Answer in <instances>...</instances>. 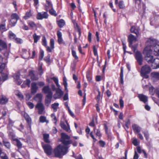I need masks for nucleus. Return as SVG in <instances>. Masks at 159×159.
<instances>
[{
    "label": "nucleus",
    "mask_w": 159,
    "mask_h": 159,
    "mask_svg": "<svg viewBox=\"0 0 159 159\" xmlns=\"http://www.w3.org/2000/svg\"><path fill=\"white\" fill-rule=\"evenodd\" d=\"M48 15L47 12H43L42 13L39 12L37 16V19L38 20H42L43 19H47Z\"/></svg>",
    "instance_id": "10"
},
{
    "label": "nucleus",
    "mask_w": 159,
    "mask_h": 159,
    "mask_svg": "<svg viewBox=\"0 0 159 159\" xmlns=\"http://www.w3.org/2000/svg\"><path fill=\"white\" fill-rule=\"evenodd\" d=\"M42 43L43 45L45 46H46L47 45L46 40V38L44 37L43 38L42 40Z\"/></svg>",
    "instance_id": "58"
},
{
    "label": "nucleus",
    "mask_w": 159,
    "mask_h": 159,
    "mask_svg": "<svg viewBox=\"0 0 159 159\" xmlns=\"http://www.w3.org/2000/svg\"><path fill=\"white\" fill-rule=\"evenodd\" d=\"M138 97L140 100L145 103L148 102V97L143 94H139L138 95Z\"/></svg>",
    "instance_id": "18"
},
{
    "label": "nucleus",
    "mask_w": 159,
    "mask_h": 159,
    "mask_svg": "<svg viewBox=\"0 0 159 159\" xmlns=\"http://www.w3.org/2000/svg\"><path fill=\"white\" fill-rule=\"evenodd\" d=\"M119 103L120 108H123L124 106V101L121 99L119 100Z\"/></svg>",
    "instance_id": "59"
},
{
    "label": "nucleus",
    "mask_w": 159,
    "mask_h": 159,
    "mask_svg": "<svg viewBox=\"0 0 159 159\" xmlns=\"http://www.w3.org/2000/svg\"><path fill=\"white\" fill-rule=\"evenodd\" d=\"M119 6L120 8H123L124 7V5L122 1H120L119 2Z\"/></svg>",
    "instance_id": "63"
},
{
    "label": "nucleus",
    "mask_w": 159,
    "mask_h": 159,
    "mask_svg": "<svg viewBox=\"0 0 159 159\" xmlns=\"http://www.w3.org/2000/svg\"><path fill=\"white\" fill-rule=\"evenodd\" d=\"M44 56V52L43 51H42L40 52V54L39 55V59L42 60Z\"/></svg>",
    "instance_id": "60"
},
{
    "label": "nucleus",
    "mask_w": 159,
    "mask_h": 159,
    "mask_svg": "<svg viewBox=\"0 0 159 159\" xmlns=\"http://www.w3.org/2000/svg\"><path fill=\"white\" fill-rule=\"evenodd\" d=\"M139 29L138 27L135 26H133L130 29V31L132 33H134L136 34L137 36H138L139 31Z\"/></svg>",
    "instance_id": "23"
},
{
    "label": "nucleus",
    "mask_w": 159,
    "mask_h": 159,
    "mask_svg": "<svg viewBox=\"0 0 159 159\" xmlns=\"http://www.w3.org/2000/svg\"><path fill=\"white\" fill-rule=\"evenodd\" d=\"M120 83L122 84H123L124 83L123 81V70L122 67H121V72L120 74Z\"/></svg>",
    "instance_id": "37"
},
{
    "label": "nucleus",
    "mask_w": 159,
    "mask_h": 159,
    "mask_svg": "<svg viewBox=\"0 0 159 159\" xmlns=\"http://www.w3.org/2000/svg\"><path fill=\"white\" fill-rule=\"evenodd\" d=\"M46 7H48L49 8H52V5L49 0H47L46 1Z\"/></svg>",
    "instance_id": "45"
},
{
    "label": "nucleus",
    "mask_w": 159,
    "mask_h": 159,
    "mask_svg": "<svg viewBox=\"0 0 159 159\" xmlns=\"http://www.w3.org/2000/svg\"><path fill=\"white\" fill-rule=\"evenodd\" d=\"M99 143L100 146L102 147H104L105 145V143L102 140L99 141Z\"/></svg>",
    "instance_id": "61"
},
{
    "label": "nucleus",
    "mask_w": 159,
    "mask_h": 159,
    "mask_svg": "<svg viewBox=\"0 0 159 159\" xmlns=\"http://www.w3.org/2000/svg\"><path fill=\"white\" fill-rule=\"evenodd\" d=\"M5 64L4 63L2 64L0 66V73H1L5 69Z\"/></svg>",
    "instance_id": "53"
},
{
    "label": "nucleus",
    "mask_w": 159,
    "mask_h": 159,
    "mask_svg": "<svg viewBox=\"0 0 159 159\" xmlns=\"http://www.w3.org/2000/svg\"><path fill=\"white\" fill-rule=\"evenodd\" d=\"M145 137L146 139L148 140L149 138V134L148 131H144L143 132Z\"/></svg>",
    "instance_id": "51"
},
{
    "label": "nucleus",
    "mask_w": 159,
    "mask_h": 159,
    "mask_svg": "<svg viewBox=\"0 0 159 159\" xmlns=\"http://www.w3.org/2000/svg\"><path fill=\"white\" fill-rule=\"evenodd\" d=\"M157 43V41L151 38L148 39L146 43V47L144 49H146V50H151L155 45Z\"/></svg>",
    "instance_id": "2"
},
{
    "label": "nucleus",
    "mask_w": 159,
    "mask_h": 159,
    "mask_svg": "<svg viewBox=\"0 0 159 159\" xmlns=\"http://www.w3.org/2000/svg\"><path fill=\"white\" fill-rule=\"evenodd\" d=\"M36 108L38 109L39 114H41L44 112V107L41 102H38L36 106Z\"/></svg>",
    "instance_id": "7"
},
{
    "label": "nucleus",
    "mask_w": 159,
    "mask_h": 159,
    "mask_svg": "<svg viewBox=\"0 0 159 159\" xmlns=\"http://www.w3.org/2000/svg\"><path fill=\"white\" fill-rule=\"evenodd\" d=\"M17 20L15 19H11L10 21V24L12 26H14L16 24Z\"/></svg>",
    "instance_id": "38"
},
{
    "label": "nucleus",
    "mask_w": 159,
    "mask_h": 159,
    "mask_svg": "<svg viewBox=\"0 0 159 159\" xmlns=\"http://www.w3.org/2000/svg\"><path fill=\"white\" fill-rule=\"evenodd\" d=\"M39 121L41 123L46 122L48 123L49 121L46 119V118L44 116H42L39 118Z\"/></svg>",
    "instance_id": "32"
},
{
    "label": "nucleus",
    "mask_w": 159,
    "mask_h": 159,
    "mask_svg": "<svg viewBox=\"0 0 159 159\" xmlns=\"http://www.w3.org/2000/svg\"><path fill=\"white\" fill-rule=\"evenodd\" d=\"M151 76L152 80H159V72H152L151 73Z\"/></svg>",
    "instance_id": "20"
},
{
    "label": "nucleus",
    "mask_w": 159,
    "mask_h": 159,
    "mask_svg": "<svg viewBox=\"0 0 159 159\" xmlns=\"http://www.w3.org/2000/svg\"><path fill=\"white\" fill-rule=\"evenodd\" d=\"M151 68L148 65H145L143 66L141 68V73L146 78H148V76L146 74L149 73L151 71Z\"/></svg>",
    "instance_id": "4"
},
{
    "label": "nucleus",
    "mask_w": 159,
    "mask_h": 159,
    "mask_svg": "<svg viewBox=\"0 0 159 159\" xmlns=\"http://www.w3.org/2000/svg\"><path fill=\"white\" fill-rule=\"evenodd\" d=\"M5 26L4 24H0V30L1 31H3L5 30Z\"/></svg>",
    "instance_id": "54"
},
{
    "label": "nucleus",
    "mask_w": 159,
    "mask_h": 159,
    "mask_svg": "<svg viewBox=\"0 0 159 159\" xmlns=\"http://www.w3.org/2000/svg\"><path fill=\"white\" fill-rule=\"evenodd\" d=\"M61 141L62 143V145H66L68 146V144L71 143V142L70 141L66 140L70 139V137L68 135L64 133H61Z\"/></svg>",
    "instance_id": "5"
},
{
    "label": "nucleus",
    "mask_w": 159,
    "mask_h": 159,
    "mask_svg": "<svg viewBox=\"0 0 159 159\" xmlns=\"http://www.w3.org/2000/svg\"><path fill=\"white\" fill-rule=\"evenodd\" d=\"M25 119L26 121L28 123L29 125H30L31 123V118L28 115H26L25 116Z\"/></svg>",
    "instance_id": "46"
},
{
    "label": "nucleus",
    "mask_w": 159,
    "mask_h": 159,
    "mask_svg": "<svg viewBox=\"0 0 159 159\" xmlns=\"http://www.w3.org/2000/svg\"><path fill=\"white\" fill-rule=\"evenodd\" d=\"M10 134L11 136H12V139L13 140L16 142L17 146L18 148H21L22 144L20 140L16 138H15V135L12 134V133H11Z\"/></svg>",
    "instance_id": "16"
},
{
    "label": "nucleus",
    "mask_w": 159,
    "mask_h": 159,
    "mask_svg": "<svg viewBox=\"0 0 159 159\" xmlns=\"http://www.w3.org/2000/svg\"><path fill=\"white\" fill-rule=\"evenodd\" d=\"M29 75L32 80H36L38 79V77L35 75L34 72L33 71L31 70L30 71Z\"/></svg>",
    "instance_id": "25"
},
{
    "label": "nucleus",
    "mask_w": 159,
    "mask_h": 159,
    "mask_svg": "<svg viewBox=\"0 0 159 159\" xmlns=\"http://www.w3.org/2000/svg\"><path fill=\"white\" fill-rule=\"evenodd\" d=\"M137 150L138 152L139 153H140L142 152H143V153H144V155H145V156L147 155V154H146V153L143 150H141V148L140 147H138L137 148Z\"/></svg>",
    "instance_id": "47"
},
{
    "label": "nucleus",
    "mask_w": 159,
    "mask_h": 159,
    "mask_svg": "<svg viewBox=\"0 0 159 159\" xmlns=\"http://www.w3.org/2000/svg\"><path fill=\"white\" fill-rule=\"evenodd\" d=\"M31 16V14L30 11L27 12L26 13L25 16L24 17V18L25 20H27Z\"/></svg>",
    "instance_id": "41"
},
{
    "label": "nucleus",
    "mask_w": 159,
    "mask_h": 159,
    "mask_svg": "<svg viewBox=\"0 0 159 159\" xmlns=\"http://www.w3.org/2000/svg\"><path fill=\"white\" fill-rule=\"evenodd\" d=\"M135 58L140 65H142L143 57L141 53L139 51H136L135 52Z\"/></svg>",
    "instance_id": "9"
},
{
    "label": "nucleus",
    "mask_w": 159,
    "mask_h": 159,
    "mask_svg": "<svg viewBox=\"0 0 159 159\" xmlns=\"http://www.w3.org/2000/svg\"><path fill=\"white\" fill-rule=\"evenodd\" d=\"M38 89L37 84L34 82H32L31 84V93L33 94L36 93Z\"/></svg>",
    "instance_id": "15"
},
{
    "label": "nucleus",
    "mask_w": 159,
    "mask_h": 159,
    "mask_svg": "<svg viewBox=\"0 0 159 159\" xmlns=\"http://www.w3.org/2000/svg\"><path fill=\"white\" fill-rule=\"evenodd\" d=\"M51 79H52L54 80L56 86L58 88L60 87V86L58 84V80L57 78H56L55 77H53V78H51Z\"/></svg>",
    "instance_id": "39"
},
{
    "label": "nucleus",
    "mask_w": 159,
    "mask_h": 159,
    "mask_svg": "<svg viewBox=\"0 0 159 159\" xmlns=\"http://www.w3.org/2000/svg\"><path fill=\"white\" fill-rule=\"evenodd\" d=\"M96 135L97 136H99V137H101V134L100 132V131L99 129H97V132H96Z\"/></svg>",
    "instance_id": "64"
},
{
    "label": "nucleus",
    "mask_w": 159,
    "mask_h": 159,
    "mask_svg": "<svg viewBox=\"0 0 159 159\" xmlns=\"http://www.w3.org/2000/svg\"><path fill=\"white\" fill-rule=\"evenodd\" d=\"M45 153L48 155H50L52 152V148L51 146L46 144L43 145Z\"/></svg>",
    "instance_id": "6"
},
{
    "label": "nucleus",
    "mask_w": 159,
    "mask_h": 159,
    "mask_svg": "<svg viewBox=\"0 0 159 159\" xmlns=\"http://www.w3.org/2000/svg\"><path fill=\"white\" fill-rule=\"evenodd\" d=\"M51 116L52 118V120L53 121L54 123L55 124H56L57 120L56 116H55V114H52L51 115Z\"/></svg>",
    "instance_id": "49"
},
{
    "label": "nucleus",
    "mask_w": 159,
    "mask_h": 159,
    "mask_svg": "<svg viewBox=\"0 0 159 159\" xmlns=\"http://www.w3.org/2000/svg\"><path fill=\"white\" fill-rule=\"evenodd\" d=\"M42 91L44 93L47 94V96L52 95V93L48 86H44L42 89Z\"/></svg>",
    "instance_id": "12"
},
{
    "label": "nucleus",
    "mask_w": 159,
    "mask_h": 159,
    "mask_svg": "<svg viewBox=\"0 0 159 159\" xmlns=\"http://www.w3.org/2000/svg\"><path fill=\"white\" fill-rule=\"evenodd\" d=\"M31 81L30 80L27 79L24 82V84L25 85H27L29 87H30V83Z\"/></svg>",
    "instance_id": "50"
},
{
    "label": "nucleus",
    "mask_w": 159,
    "mask_h": 159,
    "mask_svg": "<svg viewBox=\"0 0 159 159\" xmlns=\"http://www.w3.org/2000/svg\"><path fill=\"white\" fill-rule=\"evenodd\" d=\"M57 23L59 27H62L64 25L65 23L63 20L61 19L59 21H57Z\"/></svg>",
    "instance_id": "36"
},
{
    "label": "nucleus",
    "mask_w": 159,
    "mask_h": 159,
    "mask_svg": "<svg viewBox=\"0 0 159 159\" xmlns=\"http://www.w3.org/2000/svg\"><path fill=\"white\" fill-rule=\"evenodd\" d=\"M7 79V74H5L3 77L2 78H0V82L1 81H3Z\"/></svg>",
    "instance_id": "56"
},
{
    "label": "nucleus",
    "mask_w": 159,
    "mask_h": 159,
    "mask_svg": "<svg viewBox=\"0 0 159 159\" xmlns=\"http://www.w3.org/2000/svg\"><path fill=\"white\" fill-rule=\"evenodd\" d=\"M27 104L30 108L32 109L34 107V105L32 102H28L27 103Z\"/></svg>",
    "instance_id": "55"
},
{
    "label": "nucleus",
    "mask_w": 159,
    "mask_h": 159,
    "mask_svg": "<svg viewBox=\"0 0 159 159\" xmlns=\"http://www.w3.org/2000/svg\"><path fill=\"white\" fill-rule=\"evenodd\" d=\"M22 51V57L25 59H27L29 58L30 56V54L29 52L25 49H23Z\"/></svg>",
    "instance_id": "24"
},
{
    "label": "nucleus",
    "mask_w": 159,
    "mask_h": 159,
    "mask_svg": "<svg viewBox=\"0 0 159 159\" xmlns=\"http://www.w3.org/2000/svg\"><path fill=\"white\" fill-rule=\"evenodd\" d=\"M42 97V94L41 93H38L34 97V99L35 100L38 102H41Z\"/></svg>",
    "instance_id": "28"
},
{
    "label": "nucleus",
    "mask_w": 159,
    "mask_h": 159,
    "mask_svg": "<svg viewBox=\"0 0 159 159\" xmlns=\"http://www.w3.org/2000/svg\"><path fill=\"white\" fill-rule=\"evenodd\" d=\"M49 12L51 15L55 16H56L57 15L56 11L53 9L52 8L49 10Z\"/></svg>",
    "instance_id": "43"
},
{
    "label": "nucleus",
    "mask_w": 159,
    "mask_h": 159,
    "mask_svg": "<svg viewBox=\"0 0 159 159\" xmlns=\"http://www.w3.org/2000/svg\"><path fill=\"white\" fill-rule=\"evenodd\" d=\"M11 18L18 20L19 19V16L16 13H13L11 15Z\"/></svg>",
    "instance_id": "44"
},
{
    "label": "nucleus",
    "mask_w": 159,
    "mask_h": 159,
    "mask_svg": "<svg viewBox=\"0 0 159 159\" xmlns=\"http://www.w3.org/2000/svg\"><path fill=\"white\" fill-rule=\"evenodd\" d=\"M9 38L11 39H14L16 37V35L11 31H10L9 33Z\"/></svg>",
    "instance_id": "42"
},
{
    "label": "nucleus",
    "mask_w": 159,
    "mask_h": 159,
    "mask_svg": "<svg viewBox=\"0 0 159 159\" xmlns=\"http://www.w3.org/2000/svg\"><path fill=\"white\" fill-rule=\"evenodd\" d=\"M3 142L4 145L7 148L10 149L11 147L10 143L6 139H3Z\"/></svg>",
    "instance_id": "29"
},
{
    "label": "nucleus",
    "mask_w": 159,
    "mask_h": 159,
    "mask_svg": "<svg viewBox=\"0 0 159 159\" xmlns=\"http://www.w3.org/2000/svg\"><path fill=\"white\" fill-rule=\"evenodd\" d=\"M66 122L67 124V125H66L63 122L61 121L60 123V125L62 128L63 129L65 130L67 132H69V130L70 129L69 125L67 123V121H66Z\"/></svg>",
    "instance_id": "17"
},
{
    "label": "nucleus",
    "mask_w": 159,
    "mask_h": 159,
    "mask_svg": "<svg viewBox=\"0 0 159 159\" xmlns=\"http://www.w3.org/2000/svg\"><path fill=\"white\" fill-rule=\"evenodd\" d=\"M128 40L129 42V46H131L133 43L137 41V39L132 34H130L128 37Z\"/></svg>",
    "instance_id": "11"
},
{
    "label": "nucleus",
    "mask_w": 159,
    "mask_h": 159,
    "mask_svg": "<svg viewBox=\"0 0 159 159\" xmlns=\"http://www.w3.org/2000/svg\"><path fill=\"white\" fill-rule=\"evenodd\" d=\"M68 148V146L66 145H59L54 149L53 153L55 157L61 158L67 153Z\"/></svg>",
    "instance_id": "1"
},
{
    "label": "nucleus",
    "mask_w": 159,
    "mask_h": 159,
    "mask_svg": "<svg viewBox=\"0 0 159 159\" xmlns=\"http://www.w3.org/2000/svg\"><path fill=\"white\" fill-rule=\"evenodd\" d=\"M150 91L151 92V93L152 94H153L154 92H155L156 90H155L154 88L153 87H151L150 88Z\"/></svg>",
    "instance_id": "62"
},
{
    "label": "nucleus",
    "mask_w": 159,
    "mask_h": 159,
    "mask_svg": "<svg viewBox=\"0 0 159 159\" xmlns=\"http://www.w3.org/2000/svg\"><path fill=\"white\" fill-rule=\"evenodd\" d=\"M52 95L47 96L45 99V105L47 106H48L50 103Z\"/></svg>",
    "instance_id": "27"
},
{
    "label": "nucleus",
    "mask_w": 159,
    "mask_h": 159,
    "mask_svg": "<svg viewBox=\"0 0 159 159\" xmlns=\"http://www.w3.org/2000/svg\"><path fill=\"white\" fill-rule=\"evenodd\" d=\"M59 103H54L52 104L51 105V107L53 109V110L54 112H56L57 110V108L59 106Z\"/></svg>",
    "instance_id": "34"
},
{
    "label": "nucleus",
    "mask_w": 159,
    "mask_h": 159,
    "mask_svg": "<svg viewBox=\"0 0 159 159\" xmlns=\"http://www.w3.org/2000/svg\"><path fill=\"white\" fill-rule=\"evenodd\" d=\"M54 42L53 39H51L50 41V47H48L47 50L48 52H51L52 50L54 48Z\"/></svg>",
    "instance_id": "22"
},
{
    "label": "nucleus",
    "mask_w": 159,
    "mask_h": 159,
    "mask_svg": "<svg viewBox=\"0 0 159 159\" xmlns=\"http://www.w3.org/2000/svg\"><path fill=\"white\" fill-rule=\"evenodd\" d=\"M29 24L31 27L34 28L36 26V24L33 21H30L29 22Z\"/></svg>",
    "instance_id": "57"
},
{
    "label": "nucleus",
    "mask_w": 159,
    "mask_h": 159,
    "mask_svg": "<svg viewBox=\"0 0 159 159\" xmlns=\"http://www.w3.org/2000/svg\"><path fill=\"white\" fill-rule=\"evenodd\" d=\"M40 36L37 35L35 33L33 35V37L34 39V42L37 43L40 39Z\"/></svg>",
    "instance_id": "40"
},
{
    "label": "nucleus",
    "mask_w": 159,
    "mask_h": 159,
    "mask_svg": "<svg viewBox=\"0 0 159 159\" xmlns=\"http://www.w3.org/2000/svg\"><path fill=\"white\" fill-rule=\"evenodd\" d=\"M151 51L146 50V49H144L143 54L145 55V59L148 63H152L153 57L151 55Z\"/></svg>",
    "instance_id": "3"
},
{
    "label": "nucleus",
    "mask_w": 159,
    "mask_h": 159,
    "mask_svg": "<svg viewBox=\"0 0 159 159\" xmlns=\"http://www.w3.org/2000/svg\"><path fill=\"white\" fill-rule=\"evenodd\" d=\"M151 51V52L155 55L158 56L159 55V45L157 44L155 45L151 50H149Z\"/></svg>",
    "instance_id": "8"
},
{
    "label": "nucleus",
    "mask_w": 159,
    "mask_h": 159,
    "mask_svg": "<svg viewBox=\"0 0 159 159\" xmlns=\"http://www.w3.org/2000/svg\"><path fill=\"white\" fill-rule=\"evenodd\" d=\"M63 94V92L60 89V88H58L56 90V93L54 95V98L55 99L60 98Z\"/></svg>",
    "instance_id": "14"
},
{
    "label": "nucleus",
    "mask_w": 159,
    "mask_h": 159,
    "mask_svg": "<svg viewBox=\"0 0 159 159\" xmlns=\"http://www.w3.org/2000/svg\"><path fill=\"white\" fill-rule=\"evenodd\" d=\"M152 66L153 69H156L159 68V59L156 58L152 62Z\"/></svg>",
    "instance_id": "13"
},
{
    "label": "nucleus",
    "mask_w": 159,
    "mask_h": 159,
    "mask_svg": "<svg viewBox=\"0 0 159 159\" xmlns=\"http://www.w3.org/2000/svg\"><path fill=\"white\" fill-rule=\"evenodd\" d=\"M8 102V99L5 96H0V103L2 104H5Z\"/></svg>",
    "instance_id": "19"
},
{
    "label": "nucleus",
    "mask_w": 159,
    "mask_h": 159,
    "mask_svg": "<svg viewBox=\"0 0 159 159\" xmlns=\"http://www.w3.org/2000/svg\"><path fill=\"white\" fill-rule=\"evenodd\" d=\"M15 94L21 100L23 98V96L21 94V93L17 90L15 92Z\"/></svg>",
    "instance_id": "35"
},
{
    "label": "nucleus",
    "mask_w": 159,
    "mask_h": 159,
    "mask_svg": "<svg viewBox=\"0 0 159 159\" xmlns=\"http://www.w3.org/2000/svg\"><path fill=\"white\" fill-rule=\"evenodd\" d=\"M0 159H8V157L6 154L2 152L1 148H0Z\"/></svg>",
    "instance_id": "30"
},
{
    "label": "nucleus",
    "mask_w": 159,
    "mask_h": 159,
    "mask_svg": "<svg viewBox=\"0 0 159 159\" xmlns=\"http://www.w3.org/2000/svg\"><path fill=\"white\" fill-rule=\"evenodd\" d=\"M43 137L44 141L47 143H50V141L49 139V135L48 134H44Z\"/></svg>",
    "instance_id": "33"
},
{
    "label": "nucleus",
    "mask_w": 159,
    "mask_h": 159,
    "mask_svg": "<svg viewBox=\"0 0 159 159\" xmlns=\"http://www.w3.org/2000/svg\"><path fill=\"white\" fill-rule=\"evenodd\" d=\"M138 45V44H136L134 45H133L132 44L131 46L129 47L130 48H132V49L133 50L134 52H136L135 51L136 50V49L137 48Z\"/></svg>",
    "instance_id": "52"
},
{
    "label": "nucleus",
    "mask_w": 159,
    "mask_h": 159,
    "mask_svg": "<svg viewBox=\"0 0 159 159\" xmlns=\"http://www.w3.org/2000/svg\"><path fill=\"white\" fill-rule=\"evenodd\" d=\"M14 78L16 81H18V83H16L18 84H20L21 83V81L20 80H19V73H17V74H16L14 76Z\"/></svg>",
    "instance_id": "31"
},
{
    "label": "nucleus",
    "mask_w": 159,
    "mask_h": 159,
    "mask_svg": "<svg viewBox=\"0 0 159 159\" xmlns=\"http://www.w3.org/2000/svg\"><path fill=\"white\" fill-rule=\"evenodd\" d=\"M7 48V45L6 43L0 39V51L6 49Z\"/></svg>",
    "instance_id": "21"
},
{
    "label": "nucleus",
    "mask_w": 159,
    "mask_h": 159,
    "mask_svg": "<svg viewBox=\"0 0 159 159\" xmlns=\"http://www.w3.org/2000/svg\"><path fill=\"white\" fill-rule=\"evenodd\" d=\"M132 127L135 133H138L141 131L140 128L137 125L134 124L132 125Z\"/></svg>",
    "instance_id": "26"
},
{
    "label": "nucleus",
    "mask_w": 159,
    "mask_h": 159,
    "mask_svg": "<svg viewBox=\"0 0 159 159\" xmlns=\"http://www.w3.org/2000/svg\"><path fill=\"white\" fill-rule=\"evenodd\" d=\"M72 54L73 56L74 57L75 60H77L78 58V57L76 55V53L75 51L72 49Z\"/></svg>",
    "instance_id": "48"
}]
</instances>
